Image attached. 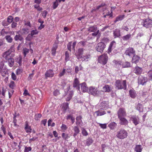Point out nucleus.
<instances>
[{"label":"nucleus","instance_id":"nucleus-1","mask_svg":"<svg viewBox=\"0 0 152 152\" xmlns=\"http://www.w3.org/2000/svg\"><path fill=\"white\" fill-rule=\"evenodd\" d=\"M126 80H123L122 83L121 80H116L115 83V88L118 90L122 89L124 90H126Z\"/></svg>","mask_w":152,"mask_h":152},{"label":"nucleus","instance_id":"nucleus-2","mask_svg":"<svg viewBox=\"0 0 152 152\" xmlns=\"http://www.w3.org/2000/svg\"><path fill=\"white\" fill-rule=\"evenodd\" d=\"M128 133L124 129H121L118 131L116 135V137L119 139H124L127 137Z\"/></svg>","mask_w":152,"mask_h":152},{"label":"nucleus","instance_id":"nucleus-3","mask_svg":"<svg viewBox=\"0 0 152 152\" xmlns=\"http://www.w3.org/2000/svg\"><path fill=\"white\" fill-rule=\"evenodd\" d=\"M118 118L125 117L126 116V112L124 108H120L117 112Z\"/></svg>","mask_w":152,"mask_h":152},{"label":"nucleus","instance_id":"nucleus-4","mask_svg":"<svg viewBox=\"0 0 152 152\" xmlns=\"http://www.w3.org/2000/svg\"><path fill=\"white\" fill-rule=\"evenodd\" d=\"M144 21L143 24H142L143 26L146 28L151 27L152 25V21L150 19L147 18L143 20Z\"/></svg>","mask_w":152,"mask_h":152},{"label":"nucleus","instance_id":"nucleus-5","mask_svg":"<svg viewBox=\"0 0 152 152\" xmlns=\"http://www.w3.org/2000/svg\"><path fill=\"white\" fill-rule=\"evenodd\" d=\"M125 53L126 55L132 57L135 54V51L132 48H129L126 50Z\"/></svg>","mask_w":152,"mask_h":152},{"label":"nucleus","instance_id":"nucleus-6","mask_svg":"<svg viewBox=\"0 0 152 152\" xmlns=\"http://www.w3.org/2000/svg\"><path fill=\"white\" fill-rule=\"evenodd\" d=\"M84 50L83 48H80L76 51L75 55L78 59H80V57L83 54Z\"/></svg>","mask_w":152,"mask_h":152},{"label":"nucleus","instance_id":"nucleus-7","mask_svg":"<svg viewBox=\"0 0 152 152\" xmlns=\"http://www.w3.org/2000/svg\"><path fill=\"white\" fill-rule=\"evenodd\" d=\"M147 81L146 77H143L142 75H140L138 78V83L139 84H141L142 85L146 83Z\"/></svg>","mask_w":152,"mask_h":152},{"label":"nucleus","instance_id":"nucleus-8","mask_svg":"<svg viewBox=\"0 0 152 152\" xmlns=\"http://www.w3.org/2000/svg\"><path fill=\"white\" fill-rule=\"evenodd\" d=\"M88 90V91L89 94H91L93 95H96L97 94V89L96 87L91 86L89 87Z\"/></svg>","mask_w":152,"mask_h":152},{"label":"nucleus","instance_id":"nucleus-9","mask_svg":"<svg viewBox=\"0 0 152 152\" xmlns=\"http://www.w3.org/2000/svg\"><path fill=\"white\" fill-rule=\"evenodd\" d=\"M131 119L135 126L137 125L139 123L140 119L137 116H133L131 117Z\"/></svg>","mask_w":152,"mask_h":152},{"label":"nucleus","instance_id":"nucleus-10","mask_svg":"<svg viewBox=\"0 0 152 152\" xmlns=\"http://www.w3.org/2000/svg\"><path fill=\"white\" fill-rule=\"evenodd\" d=\"M91 58V56L90 53H87L86 54L83 55L80 57L81 60L82 61H86L88 60V59Z\"/></svg>","mask_w":152,"mask_h":152},{"label":"nucleus","instance_id":"nucleus-11","mask_svg":"<svg viewBox=\"0 0 152 152\" xmlns=\"http://www.w3.org/2000/svg\"><path fill=\"white\" fill-rule=\"evenodd\" d=\"M142 67H140L137 66L133 70V72L137 75H140L142 72Z\"/></svg>","mask_w":152,"mask_h":152},{"label":"nucleus","instance_id":"nucleus-12","mask_svg":"<svg viewBox=\"0 0 152 152\" xmlns=\"http://www.w3.org/2000/svg\"><path fill=\"white\" fill-rule=\"evenodd\" d=\"M104 48V44L102 42L99 43L98 44L97 50L101 53L102 52Z\"/></svg>","mask_w":152,"mask_h":152},{"label":"nucleus","instance_id":"nucleus-13","mask_svg":"<svg viewBox=\"0 0 152 152\" xmlns=\"http://www.w3.org/2000/svg\"><path fill=\"white\" fill-rule=\"evenodd\" d=\"M54 75V73L53 71L51 69H49L47 70L45 73V76L46 78L48 77H53Z\"/></svg>","mask_w":152,"mask_h":152},{"label":"nucleus","instance_id":"nucleus-14","mask_svg":"<svg viewBox=\"0 0 152 152\" xmlns=\"http://www.w3.org/2000/svg\"><path fill=\"white\" fill-rule=\"evenodd\" d=\"M12 51L10 50H9L7 51H6L3 54V57L5 58V59L7 60V59L11 58V54Z\"/></svg>","mask_w":152,"mask_h":152},{"label":"nucleus","instance_id":"nucleus-15","mask_svg":"<svg viewBox=\"0 0 152 152\" xmlns=\"http://www.w3.org/2000/svg\"><path fill=\"white\" fill-rule=\"evenodd\" d=\"M132 62L133 63L137 64L138 63L140 59V57L135 54L132 57Z\"/></svg>","mask_w":152,"mask_h":152},{"label":"nucleus","instance_id":"nucleus-16","mask_svg":"<svg viewBox=\"0 0 152 152\" xmlns=\"http://www.w3.org/2000/svg\"><path fill=\"white\" fill-rule=\"evenodd\" d=\"M80 86L81 89L83 92H85L88 91V89L85 83L84 82L81 83Z\"/></svg>","mask_w":152,"mask_h":152},{"label":"nucleus","instance_id":"nucleus-17","mask_svg":"<svg viewBox=\"0 0 152 152\" xmlns=\"http://www.w3.org/2000/svg\"><path fill=\"white\" fill-rule=\"evenodd\" d=\"M120 120L119 123L121 125H126L128 123V121L125 117L118 118Z\"/></svg>","mask_w":152,"mask_h":152},{"label":"nucleus","instance_id":"nucleus-18","mask_svg":"<svg viewBox=\"0 0 152 152\" xmlns=\"http://www.w3.org/2000/svg\"><path fill=\"white\" fill-rule=\"evenodd\" d=\"M80 82L77 78H76L74 80L73 86V87L76 88L78 87V90L80 89Z\"/></svg>","mask_w":152,"mask_h":152},{"label":"nucleus","instance_id":"nucleus-19","mask_svg":"<svg viewBox=\"0 0 152 152\" xmlns=\"http://www.w3.org/2000/svg\"><path fill=\"white\" fill-rule=\"evenodd\" d=\"M73 130L74 132L73 137L75 138L77 135L80 133V130L78 127L77 126H75L73 128Z\"/></svg>","mask_w":152,"mask_h":152},{"label":"nucleus","instance_id":"nucleus-20","mask_svg":"<svg viewBox=\"0 0 152 152\" xmlns=\"http://www.w3.org/2000/svg\"><path fill=\"white\" fill-rule=\"evenodd\" d=\"M98 62L101 64H104V54L98 58Z\"/></svg>","mask_w":152,"mask_h":152},{"label":"nucleus","instance_id":"nucleus-21","mask_svg":"<svg viewBox=\"0 0 152 152\" xmlns=\"http://www.w3.org/2000/svg\"><path fill=\"white\" fill-rule=\"evenodd\" d=\"M14 39L15 41H16L19 40L21 42H23L24 39L22 36L20 34H18L15 35L14 37Z\"/></svg>","mask_w":152,"mask_h":152},{"label":"nucleus","instance_id":"nucleus-22","mask_svg":"<svg viewBox=\"0 0 152 152\" xmlns=\"http://www.w3.org/2000/svg\"><path fill=\"white\" fill-rule=\"evenodd\" d=\"M25 123L26 124L25 129L26 130V133L30 134L31 132V127L28 126L27 121H26Z\"/></svg>","mask_w":152,"mask_h":152},{"label":"nucleus","instance_id":"nucleus-23","mask_svg":"<svg viewBox=\"0 0 152 152\" xmlns=\"http://www.w3.org/2000/svg\"><path fill=\"white\" fill-rule=\"evenodd\" d=\"M58 44L55 43L53 44V46L51 50V53L54 56L56 54V50L58 48Z\"/></svg>","mask_w":152,"mask_h":152},{"label":"nucleus","instance_id":"nucleus-24","mask_svg":"<svg viewBox=\"0 0 152 152\" xmlns=\"http://www.w3.org/2000/svg\"><path fill=\"white\" fill-rule=\"evenodd\" d=\"M82 117L81 115H78L76 117V124L77 125H79L81 122H82V120H81Z\"/></svg>","mask_w":152,"mask_h":152},{"label":"nucleus","instance_id":"nucleus-25","mask_svg":"<svg viewBox=\"0 0 152 152\" xmlns=\"http://www.w3.org/2000/svg\"><path fill=\"white\" fill-rule=\"evenodd\" d=\"M129 92L130 96L132 98H134L136 97V94L134 90H130Z\"/></svg>","mask_w":152,"mask_h":152},{"label":"nucleus","instance_id":"nucleus-26","mask_svg":"<svg viewBox=\"0 0 152 152\" xmlns=\"http://www.w3.org/2000/svg\"><path fill=\"white\" fill-rule=\"evenodd\" d=\"M66 119L67 120H71L72 124H73L75 121V118L71 114L68 115L66 117Z\"/></svg>","mask_w":152,"mask_h":152},{"label":"nucleus","instance_id":"nucleus-27","mask_svg":"<svg viewBox=\"0 0 152 152\" xmlns=\"http://www.w3.org/2000/svg\"><path fill=\"white\" fill-rule=\"evenodd\" d=\"M88 30L90 32H96L97 31V27L96 26H91L88 28Z\"/></svg>","mask_w":152,"mask_h":152},{"label":"nucleus","instance_id":"nucleus-28","mask_svg":"<svg viewBox=\"0 0 152 152\" xmlns=\"http://www.w3.org/2000/svg\"><path fill=\"white\" fill-rule=\"evenodd\" d=\"M4 38L6 39L7 42L10 43L12 42L13 40L12 38L11 37V36L9 35L6 36Z\"/></svg>","mask_w":152,"mask_h":152},{"label":"nucleus","instance_id":"nucleus-29","mask_svg":"<svg viewBox=\"0 0 152 152\" xmlns=\"http://www.w3.org/2000/svg\"><path fill=\"white\" fill-rule=\"evenodd\" d=\"M39 33V31L36 29L34 30H32L31 31L30 34L28 35V36L31 35L32 37L34 35L37 34Z\"/></svg>","mask_w":152,"mask_h":152},{"label":"nucleus","instance_id":"nucleus-30","mask_svg":"<svg viewBox=\"0 0 152 152\" xmlns=\"http://www.w3.org/2000/svg\"><path fill=\"white\" fill-rule=\"evenodd\" d=\"M134 151L137 152H141L142 151L141 145H136L134 148Z\"/></svg>","mask_w":152,"mask_h":152},{"label":"nucleus","instance_id":"nucleus-31","mask_svg":"<svg viewBox=\"0 0 152 152\" xmlns=\"http://www.w3.org/2000/svg\"><path fill=\"white\" fill-rule=\"evenodd\" d=\"M8 62V64L10 67H12L13 66L14 63V59L11 58H10L7 59Z\"/></svg>","mask_w":152,"mask_h":152},{"label":"nucleus","instance_id":"nucleus-32","mask_svg":"<svg viewBox=\"0 0 152 152\" xmlns=\"http://www.w3.org/2000/svg\"><path fill=\"white\" fill-rule=\"evenodd\" d=\"M113 34L115 37H119L120 36V31L118 29H116L114 31Z\"/></svg>","mask_w":152,"mask_h":152},{"label":"nucleus","instance_id":"nucleus-33","mask_svg":"<svg viewBox=\"0 0 152 152\" xmlns=\"http://www.w3.org/2000/svg\"><path fill=\"white\" fill-rule=\"evenodd\" d=\"M136 109L140 112H142L143 111V108L141 104L139 103L136 107Z\"/></svg>","mask_w":152,"mask_h":152},{"label":"nucleus","instance_id":"nucleus-34","mask_svg":"<svg viewBox=\"0 0 152 152\" xmlns=\"http://www.w3.org/2000/svg\"><path fill=\"white\" fill-rule=\"evenodd\" d=\"M115 44V42L114 41H113L112 42H111V43L110 44V45L108 49V53H110L111 52L112 48L113 45L114 44Z\"/></svg>","mask_w":152,"mask_h":152},{"label":"nucleus","instance_id":"nucleus-35","mask_svg":"<svg viewBox=\"0 0 152 152\" xmlns=\"http://www.w3.org/2000/svg\"><path fill=\"white\" fill-rule=\"evenodd\" d=\"M73 94V92L72 91H70L69 92L68 97L66 99L67 101H69L71 99Z\"/></svg>","mask_w":152,"mask_h":152},{"label":"nucleus","instance_id":"nucleus-36","mask_svg":"<svg viewBox=\"0 0 152 152\" xmlns=\"http://www.w3.org/2000/svg\"><path fill=\"white\" fill-rule=\"evenodd\" d=\"M112 89L111 87L108 85H105V92H110L112 91Z\"/></svg>","mask_w":152,"mask_h":152},{"label":"nucleus","instance_id":"nucleus-37","mask_svg":"<svg viewBox=\"0 0 152 152\" xmlns=\"http://www.w3.org/2000/svg\"><path fill=\"white\" fill-rule=\"evenodd\" d=\"M122 66L124 68L129 67H131V65L129 62L126 61L123 64Z\"/></svg>","mask_w":152,"mask_h":152},{"label":"nucleus","instance_id":"nucleus-38","mask_svg":"<svg viewBox=\"0 0 152 152\" xmlns=\"http://www.w3.org/2000/svg\"><path fill=\"white\" fill-rule=\"evenodd\" d=\"M93 142V140L92 138H88L86 140V145L89 146Z\"/></svg>","mask_w":152,"mask_h":152},{"label":"nucleus","instance_id":"nucleus-39","mask_svg":"<svg viewBox=\"0 0 152 152\" xmlns=\"http://www.w3.org/2000/svg\"><path fill=\"white\" fill-rule=\"evenodd\" d=\"M116 124L114 122L111 123L108 125L109 127L111 129H113L116 127Z\"/></svg>","mask_w":152,"mask_h":152},{"label":"nucleus","instance_id":"nucleus-40","mask_svg":"<svg viewBox=\"0 0 152 152\" xmlns=\"http://www.w3.org/2000/svg\"><path fill=\"white\" fill-rule=\"evenodd\" d=\"M131 35L130 34H128L125 36H123L122 37V38L124 41H128V40H129L131 37Z\"/></svg>","mask_w":152,"mask_h":152},{"label":"nucleus","instance_id":"nucleus-41","mask_svg":"<svg viewBox=\"0 0 152 152\" xmlns=\"http://www.w3.org/2000/svg\"><path fill=\"white\" fill-rule=\"evenodd\" d=\"M69 107V104L67 103H66L63 104L62 108L63 110L66 111Z\"/></svg>","mask_w":152,"mask_h":152},{"label":"nucleus","instance_id":"nucleus-42","mask_svg":"<svg viewBox=\"0 0 152 152\" xmlns=\"http://www.w3.org/2000/svg\"><path fill=\"white\" fill-rule=\"evenodd\" d=\"M124 15H119L116 18L114 22L115 23L119 20H122L124 18Z\"/></svg>","mask_w":152,"mask_h":152},{"label":"nucleus","instance_id":"nucleus-43","mask_svg":"<svg viewBox=\"0 0 152 152\" xmlns=\"http://www.w3.org/2000/svg\"><path fill=\"white\" fill-rule=\"evenodd\" d=\"M23 54L24 57H25L26 56V55L28 53L29 50L26 48H23Z\"/></svg>","mask_w":152,"mask_h":152},{"label":"nucleus","instance_id":"nucleus-44","mask_svg":"<svg viewBox=\"0 0 152 152\" xmlns=\"http://www.w3.org/2000/svg\"><path fill=\"white\" fill-rule=\"evenodd\" d=\"M13 20V17L11 16H9L7 18V22L10 24L12 22Z\"/></svg>","mask_w":152,"mask_h":152},{"label":"nucleus","instance_id":"nucleus-45","mask_svg":"<svg viewBox=\"0 0 152 152\" xmlns=\"http://www.w3.org/2000/svg\"><path fill=\"white\" fill-rule=\"evenodd\" d=\"M58 5V1L56 0V1L53 3V9H56Z\"/></svg>","mask_w":152,"mask_h":152},{"label":"nucleus","instance_id":"nucleus-46","mask_svg":"<svg viewBox=\"0 0 152 152\" xmlns=\"http://www.w3.org/2000/svg\"><path fill=\"white\" fill-rule=\"evenodd\" d=\"M62 136L64 139L66 140L69 138L68 134H66L64 133H63L62 134Z\"/></svg>","mask_w":152,"mask_h":152},{"label":"nucleus","instance_id":"nucleus-47","mask_svg":"<svg viewBox=\"0 0 152 152\" xmlns=\"http://www.w3.org/2000/svg\"><path fill=\"white\" fill-rule=\"evenodd\" d=\"M15 86V82L13 81H11L9 84L10 87L12 89H14Z\"/></svg>","mask_w":152,"mask_h":152},{"label":"nucleus","instance_id":"nucleus-48","mask_svg":"<svg viewBox=\"0 0 152 152\" xmlns=\"http://www.w3.org/2000/svg\"><path fill=\"white\" fill-rule=\"evenodd\" d=\"M72 42H69L67 45V49L70 52L71 51V45Z\"/></svg>","mask_w":152,"mask_h":152},{"label":"nucleus","instance_id":"nucleus-49","mask_svg":"<svg viewBox=\"0 0 152 152\" xmlns=\"http://www.w3.org/2000/svg\"><path fill=\"white\" fill-rule=\"evenodd\" d=\"M22 58L21 56H20L17 59V62L20 65H21V64H22Z\"/></svg>","mask_w":152,"mask_h":152},{"label":"nucleus","instance_id":"nucleus-50","mask_svg":"<svg viewBox=\"0 0 152 152\" xmlns=\"http://www.w3.org/2000/svg\"><path fill=\"white\" fill-rule=\"evenodd\" d=\"M82 134L84 136H87L88 135V133L87 132V131L86 130V129L83 128L82 130Z\"/></svg>","mask_w":152,"mask_h":152},{"label":"nucleus","instance_id":"nucleus-51","mask_svg":"<svg viewBox=\"0 0 152 152\" xmlns=\"http://www.w3.org/2000/svg\"><path fill=\"white\" fill-rule=\"evenodd\" d=\"M31 147H27L26 146L25 147V149L24 152H29L31 150Z\"/></svg>","mask_w":152,"mask_h":152},{"label":"nucleus","instance_id":"nucleus-52","mask_svg":"<svg viewBox=\"0 0 152 152\" xmlns=\"http://www.w3.org/2000/svg\"><path fill=\"white\" fill-rule=\"evenodd\" d=\"M17 145V143L16 142H14L12 144L11 147L12 149H16V146Z\"/></svg>","mask_w":152,"mask_h":152},{"label":"nucleus","instance_id":"nucleus-53","mask_svg":"<svg viewBox=\"0 0 152 152\" xmlns=\"http://www.w3.org/2000/svg\"><path fill=\"white\" fill-rule=\"evenodd\" d=\"M66 72V69H64L63 71L61 72L58 75L59 77H61L63 76L65 73Z\"/></svg>","mask_w":152,"mask_h":152},{"label":"nucleus","instance_id":"nucleus-54","mask_svg":"<svg viewBox=\"0 0 152 152\" xmlns=\"http://www.w3.org/2000/svg\"><path fill=\"white\" fill-rule=\"evenodd\" d=\"M96 113L97 114V116H101L104 114V112H101L99 111H96Z\"/></svg>","mask_w":152,"mask_h":152},{"label":"nucleus","instance_id":"nucleus-55","mask_svg":"<svg viewBox=\"0 0 152 152\" xmlns=\"http://www.w3.org/2000/svg\"><path fill=\"white\" fill-rule=\"evenodd\" d=\"M47 14V11L46 10H45L42 12V15L44 18H45Z\"/></svg>","mask_w":152,"mask_h":152},{"label":"nucleus","instance_id":"nucleus-56","mask_svg":"<svg viewBox=\"0 0 152 152\" xmlns=\"http://www.w3.org/2000/svg\"><path fill=\"white\" fill-rule=\"evenodd\" d=\"M65 60L66 61H68L69 59V54L67 52H65Z\"/></svg>","mask_w":152,"mask_h":152},{"label":"nucleus","instance_id":"nucleus-57","mask_svg":"<svg viewBox=\"0 0 152 152\" xmlns=\"http://www.w3.org/2000/svg\"><path fill=\"white\" fill-rule=\"evenodd\" d=\"M22 72V70L20 69H18L16 71V74L18 75L20 74Z\"/></svg>","mask_w":152,"mask_h":152},{"label":"nucleus","instance_id":"nucleus-58","mask_svg":"<svg viewBox=\"0 0 152 152\" xmlns=\"http://www.w3.org/2000/svg\"><path fill=\"white\" fill-rule=\"evenodd\" d=\"M104 3L102 4H101L100 5L97 6L96 8V9L98 10L100 8H101L103 9V8H104Z\"/></svg>","mask_w":152,"mask_h":152},{"label":"nucleus","instance_id":"nucleus-59","mask_svg":"<svg viewBox=\"0 0 152 152\" xmlns=\"http://www.w3.org/2000/svg\"><path fill=\"white\" fill-rule=\"evenodd\" d=\"M61 128L62 130H65L67 129L66 126L64 124H62Z\"/></svg>","mask_w":152,"mask_h":152},{"label":"nucleus","instance_id":"nucleus-60","mask_svg":"<svg viewBox=\"0 0 152 152\" xmlns=\"http://www.w3.org/2000/svg\"><path fill=\"white\" fill-rule=\"evenodd\" d=\"M12 78L13 80H15L16 79V77L14 72H12L11 74Z\"/></svg>","mask_w":152,"mask_h":152},{"label":"nucleus","instance_id":"nucleus-61","mask_svg":"<svg viewBox=\"0 0 152 152\" xmlns=\"http://www.w3.org/2000/svg\"><path fill=\"white\" fill-rule=\"evenodd\" d=\"M10 24L6 20H4L2 22V25L4 26H7Z\"/></svg>","mask_w":152,"mask_h":152},{"label":"nucleus","instance_id":"nucleus-62","mask_svg":"<svg viewBox=\"0 0 152 152\" xmlns=\"http://www.w3.org/2000/svg\"><path fill=\"white\" fill-rule=\"evenodd\" d=\"M34 7L37 9L38 11H41L42 10V7H40L38 5H36L34 6Z\"/></svg>","mask_w":152,"mask_h":152},{"label":"nucleus","instance_id":"nucleus-63","mask_svg":"<svg viewBox=\"0 0 152 152\" xmlns=\"http://www.w3.org/2000/svg\"><path fill=\"white\" fill-rule=\"evenodd\" d=\"M11 24V27L12 28H15L17 26V23L14 22H12Z\"/></svg>","mask_w":152,"mask_h":152},{"label":"nucleus","instance_id":"nucleus-64","mask_svg":"<svg viewBox=\"0 0 152 152\" xmlns=\"http://www.w3.org/2000/svg\"><path fill=\"white\" fill-rule=\"evenodd\" d=\"M60 93L59 91L58 90H55L53 92L54 95L55 96H57V95L59 94Z\"/></svg>","mask_w":152,"mask_h":152}]
</instances>
